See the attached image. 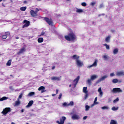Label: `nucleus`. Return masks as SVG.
<instances>
[{
  "instance_id": "1",
  "label": "nucleus",
  "mask_w": 124,
  "mask_h": 124,
  "mask_svg": "<svg viewBox=\"0 0 124 124\" xmlns=\"http://www.w3.org/2000/svg\"><path fill=\"white\" fill-rule=\"evenodd\" d=\"M64 38L66 40H67V41H74V40L76 39V36L72 31V30H70L68 35H65Z\"/></svg>"
},
{
  "instance_id": "2",
  "label": "nucleus",
  "mask_w": 124,
  "mask_h": 124,
  "mask_svg": "<svg viewBox=\"0 0 124 124\" xmlns=\"http://www.w3.org/2000/svg\"><path fill=\"white\" fill-rule=\"evenodd\" d=\"M96 78H97V76L94 75L92 76L91 77V78H88L87 81V84L89 85V86H91L92 83V81H94V80H95Z\"/></svg>"
},
{
  "instance_id": "3",
  "label": "nucleus",
  "mask_w": 124,
  "mask_h": 124,
  "mask_svg": "<svg viewBox=\"0 0 124 124\" xmlns=\"http://www.w3.org/2000/svg\"><path fill=\"white\" fill-rule=\"evenodd\" d=\"M45 21L48 24L49 26L53 27L54 26V22L52 19H50L48 17H45L44 18Z\"/></svg>"
},
{
  "instance_id": "4",
  "label": "nucleus",
  "mask_w": 124,
  "mask_h": 124,
  "mask_svg": "<svg viewBox=\"0 0 124 124\" xmlns=\"http://www.w3.org/2000/svg\"><path fill=\"white\" fill-rule=\"evenodd\" d=\"M9 112H11V108H5L1 112V114H3L4 116H6V114Z\"/></svg>"
},
{
  "instance_id": "5",
  "label": "nucleus",
  "mask_w": 124,
  "mask_h": 124,
  "mask_svg": "<svg viewBox=\"0 0 124 124\" xmlns=\"http://www.w3.org/2000/svg\"><path fill=\"white\" fill-rule=\"evenodd\" d=\"M82 92L84 93H85L84 99L86 100V99L88 98V97L89 96V94L88 93V88L87 87H83Z\"/></svg>"
},
{
  "instance_id": "6",
  "label": "nucleus",
  "mask_w": 124,
  "mask_h": 124,
  "mask_svg": "<svg viewBox=\"0 0 124 124\" xmlns=\"http://www.w3.org/2000/svg\"><path fill=\"white\" fill-rule=\"evenodd\" d=\"M23 23L24 25H23L22 29H24V28H27V27H29L30 25H31V22L30 21L27 19H24L23 20Z\"/></svg>"
},
{
  "instance_id": "7",
  "label": "nucleus",
  "mask_w": 124,
  "mask_h": 124,
  "mask_svg": "<svg viewBox=\"0 0 124 124\" xmlns=\"http://www.w3.org/2000/svg\"><path fill=\"white\" fill-rule=\"evenodd\" d=\"M112 92L114 93H123V90L120 88H115L113 89Z\"/></svg>"
},
{
  "instance_id": "8",
  "label": "nucleus",
  "mask_w": 124,
  "mask_h": 124,
  "mask_svg": "<svg viewBox=\"0 0 124 124\" xmlns=\"http://www.w3.org/2000/svg\"><path fill=\"white\" fill-rule=\"evenodd\" d=\"M31 15L32 16V17H33L34 18H36V16H38L37 14L33 10H31L30 11Z\"/></svg>"
},
{
  "instance_id": "9",
  "label": "nucleus",
  "mask_w": 124,
  "mask_h": 124,
  "mask_svg": "<svg viewBox=\"0 0 124 124\" xmlns=\"http://www.w3.org/2000/svg\"><path fill=\"white\" fill-rule=\"evenodd\" d=\"M61 78H62V77H51L50 79L51 80H52V81H61Z\"/></svg>"
},
{
  "instance_id": "10",
  "label": "nucleus",
  "mask_w": 124,
  "mask_h": 124,
  "mask_svg": "<svg viewBox=\"0 0 124 124\" xmlns=\"http://www.w3.org/2000/svg\"><path fill=\"white\" fill-rule=\"evenodd\" d=\"M26 52V48L22 47L19 51L17 52V55H21V54H23V53Z\"/></svg>"
},
{
  "instance_id": "11",
  "label": "nucleus",
  "mask_w": 124,
  "mask_h": 124,
  "mask_svg": "<svg viewBox=\"0 0 124 124\" xmlns=\"http://www.w3.org/2000/svg\"><path fill=\"white\" fill-rule=\"evenodd\" d=\"M73 86L74 88H76V86H77V84H78V77L76 78L73 81Z\"/></svg>"
},
{
  "instance_id": "12",
  "label": "nucleus",
  "mask_w": 124,
  "mask_h": 124,
  "mask_svg": "<svg viewBox=\"0 0 124 124\" xmlns=\"http://www.w3.org/2000/svg\"><path fill=\"white\" fill-rule=\"evenodd\" d=\"M72 120H78V115L77 113H74V112H72Z\"/></svg>"
},
{
  "instance_id": "13",
  "label": "nucleus",
  "mask_w": 124,
  "mask_h": 124,
  "mask_svg": "<svg viewBox=\"0 0 124 124\" xmlns=\"http://www.w3.org/2000/svg\"><path fill=\"white\" fill-rule=\"evenodd\" d=\"M38 91H41L42 93H45L46 90H45V87L44 86H41L38 88Z\"/></svg>"
},
{
  "instance_id": "14",
  "label": "nucleus",
  "mask_w": 124,
  "mask_h": 124,
  "mask_svg": "<svg viewBox=\"0 0 124 124\" xmlns=\"http://www.w3.org/2000/svg\"><path fill=\"white\" fill-rule=\"evenodd\" d=\"M66 120V117L65 116H62V118L60 119V124H64V122Z\"/></svg>"
},
{
  "instance_id": "15",
  "label": "nucleus",
  "mask_w": 124,
  "mask_h": 124,
  "mask_svg": "<svg viewBox=\"0 0 124 124\" xmlns=\"http://www.w3.org/2000/svg\"><path fill=\"white\" fill-rule=\"evenodd\" d=\"M83 66H84V62L80 60H78V67H82Z\"/></svg>"
},
{
  "instance_id": "16",
  "label": "nucleus",
  "mask_w": 124,
  "mask_h": 124,
  "mask_svg": "<svg viewBox=\"0 0 124 124\" xmlns=\"http://www.w3.org/2000/svg\"><path fill=\"white\" fill-rule=\"evenodd\" d=\"M73 60H76V63L77 65H78V58L77 57V55H74L72 56Z\"/></svg>"
},
{
  "instance_id": "17",
  "label": "nucleus",
  "mask_w": 124,
  "mask_h": 124,
  "mask_svg": "<svg viewBox=\"0 0 124 124\" xmlns=\"http://www.w3.org/2000/svg\"><path fill=\"white\" fill-rule=\"evenodd\" d=\"M97 60H95L93 64L90 66V67H93V66H97Z\"/></svg>"
},
{
  "instance_id": "18",
  "label": "nucleus",
  "mask_w": 124,
  "mask_h": 124,
  "mask_svg": "<svg viewBox=\"0 0 124 124\" xmlns=\"http://www.w3.org/2000/svg\"><path fill=\"white\" fill-rule=\"evenodd\" d=\"M116 75H117V76H124V71L118 72L116 73Z\"/></svg>"
},
{
  "instance_id": "19",
  "label": "nucleus",
  "mask_w": 124,
  "mask_h": 124,
  "mask_svg": "<svg viewBox=\"0 0 124 124\" xmlns=\"http://www.w3.org/2000/svg\"><path fill=\"white\" fill-rule=\"evenodd\" d=\"M33 104V101L31 100L29 101L28 103V104L26 106V107H31V106H32V105Z\"/></svg>"
},
{
  "instance_id": "20",
  "label": "nucleus",
  "mask_w": 124,
  "mask_h": 124,
  "mask_svg": "<svg viewBox=\"0 0 124 124\" xmlns=\"http://www.w3.org/2000/svg\"><path fill=\"white\" fill-rule=\"evenodd\" d=\"M111 37V36L110 35H108V37H107L105 39L106 40V42H107V43H108V42H109L110 41V38Z\"/></svg>"
},
{
  "instance_id": "21",
  "label": "nucleus",
  "mask_w": 124,
  "mask_h": 124,
  "mask_svg": "<svg viewBox=\"0 0 124 124\" xmlns=\"http://www.w3.org/2000/svg\"><path fill=\"white\" fill-rule=\"evenodd\" d=\"M119 53V49L115 48L113 50V53L114 55H117Z\"/></svg>"
},
{
  "instance_id": "22",
  "label": "nucleus",
  "mask_w": 124,
  "mask_h": 124,
  "mask_svg": "<svg viewBox=\"0 0 124 124\" xmlns=\"http://www.w3.org/2000/svg\"><path fill=\"white\" fill-rule=\"evenodd\" d=\"M21 104L19 99H17V101L15 102V106H19V105Z\"/></svg>"
},
{
  "instance_id": "23",
  "label": "nucleus",
  "mask_w": 124,
  "mask_h": 124,
  "mask_svg": "<svg viewBox=\"0 0 124 124\" xmlns=\"http://www.w3.org/2000/svg\"><path fill=\"white\" fill-rule=\"evenodd\" d=\"M103 59H104V60L105 61H106V60H109V59H110V58L109 57V56H108V55H104V56H103Z\"/></svg>"
},
{
  "instance_id": "24",
  "label": "nucleus",
  "mask_w": 124,
  "mask_h": 124,
  "mask_svg": "<svg viewBox=\"0 0 124 124\" xmlns=\"http://www.w3.org/2000/svg\"><path fill=\"white\" fill-rule=\"evenodd\" d=\"M108 78V76L105 75L104 76H103L100 79V81H103L106 79V78Z\"/></svg>"
},
{
  "instance_id": "25",
  "label": "nucleus",
  "mask_w": 124,
  "mask_h": 124,
  "mask_svg": "<svg viewBox=\"0 0 124 124\" xmlns=\"http://www.w3.org/2000/svg\"><path fill=\"white\" fill-rule=\"evenodd\" d=\"M43 41H44V39H43V38H39L38 39V43H42Z\"/></svg>"
},
{
  "instance_id": "26",
  "label": "nucleus",
  "mask_w": 124,
  "mask_h": 124,
  "mask_svg": "<svg viewBox=\"0 0 124 124\" xmlns=\"http://www.w3.org/2000/svg\"><path fill=\"white\" fill-rule=\"evenodd\" d=\"M6 99H8V97L4 96L0 98V101H3V100H6Z\"/></svg>"
},
{
  "instance_id": "27",
  "label": "nucleus",
  "mask_w": 124,
  "mask_h": 124,
  "mask_svg": "<svg viewBox=\"0 0 124 124\" xmlns=\"http://www.w3.org/2000/svg\"><path fill=\"white\" fill-rule=\"evenodd\" d=\"M110 124H118V122L114 120H111Z\"/></svg>"
},
{
  "instance_id": "28",
  "label": "nucleus",
  "mask_w": 124,
  "mask_h": 124,
  "mask_svg": "<svg viewBox=\"0 0 124 124\" xmlns=\"http://www.w3.org/2000/svg\"><path fill=\"white\" fill-rule=\"evenodd\" d=\"M103 46H106V49H107V50H110V46L109 45H108L107 44H104Z\"/></svg>"
},
{
  "instance_id": "29",
  "label": "nucleus",
  "mask_w": 124,
  "mask_h": 124,
  "mask_svg": "<svg viewBox=\"0 0 124 124\" xmlns=\"http://www.w3.org/2000/svg\"><path fill=\"white\" fill-rule=\"evenodd\" d=\"M35 93L32 92H30L28 94V96H32V95H34Z\"/></svg>"
},
{
  "instance_id": "30",
  "label": "nucleus",
  "mask_w": 124,
  "mask_h": 124,
  "mask_svg": "<svg viewBox=\"0 0 124 124\" xmlns=\"http://www.w3.org/2000/svg\"><path fill=\"white\" fill-rule=\"evenodd\" d=\"M111 110H112V111H117V110H119V108H116V107H113L111 108Z\"/></svg>"
},
{
  "instance_id": "31",
  "label": "nucleus",
  "mask_w": 124,
  "mask_h": 124,
  "mask_svg": "<svg viewBox=\"0 0 124 124\" xmlns=\"http://www.w3.org/2000/svg\"><path fill=\"white\" fill-rule=\"evenodd\" d=\"M118 82H119V80H118L117 78H115L112 80V82H113L114 84H117Z\"/></svg>"
},
{
  "instance_id": "32",
  "label": "nucleus",
  "mask_w": 124,
  "mask_h": 124,
  "mask_svg": "<svg viewBox=\"0 0 124 124\" xmlns=\"http://www.w3.org/2000/svg\"><path fill=\"white\" fill-rule=\"evenodd\" d=\"M11 62H12L11 60H9L6 63V65H8V66H10V65H11Z\"/></svg>"
},
{
  "instance_id": "33",
  "label": "nucleus",
  "mask_w": 124,
  "mask_h": 124,
  "mask_svg": "<svg viewBox=\"0 0 124 124\" xmlns=\"http://www.w3.org/2000/svg\"><path fill=\"white\" fill-rule=\"evenodd\" d=\"M96 101H97V97H96L95 98L93 106V105H94V104H98V103H97V102H96Z\"/></svg>"
},
{
  "instance_id": "34",
  "label": "nucleus",
  "mask_w": 124,
  "mask_h": 124,
  "mask_svg": "<svg viewBox=\"0 0 124 124\" xmlns=\"http://www.w3.org/2000/svg\"><path fill=\"white\" fill-rule=\"evenodd\" d=\"M74 105V103L73 101H71L69 104H68L67 106H73Z\"/></svg>"
},
{
  "instance_id": "35",
  "label": "nucleus",
  "mask_w": 124,
  "mask_h": 124,
  "mask_svg": "<svg viewBox=\"0 0 124 124\" xmlns=\"http://www.w3.org/2000/svg\"><path fill=\"white\" fill-rule=\"evenodd\" d=\"M26 9H27V7H22L20 8L21 11H26Z\"/></svg>"
},
{
  "instance_id": "36",
  "label": "nucleus",
  "mask_w": 124,
  "mask_h": 124,
  "mask_svg": "<svg viewBox=\"0 0 124 124\" xmlns=\"http://www.w3.org/2000/svg\"><path fill=\"white\" fill-rule=\"evenodd\" d=\"M2 39H6L7 38V34H5L4 35H2Z\"/></svg>"
},
{
  "instance_id": "37",
  "label": "nucleus",
  "mask_w": 124,
  "mask_h": 124,
  "mask_svg": "<svg viewBox=\"0 0 124 124\" xmlns=\"http://www.w3.org/2000/svg\"><path fill=\"white\" fill-rule=\"evenodd\" d=\"M102 109H103V110H108V109H109V107H106V106H104L101 108Z\"/></svg>"
},
{
  "instance_id": "38",
  "label": "nucleus",
  "mask_w": 124,
  "mask_h": 124,
  "mask_svg": "<svg viewBox=\"0 0 124 124\" xmlns=\"http://www.w3.org/2000/svg\"><path fill=\"white\" fill-rule=\"evenodd\" d=\"M85 110H86V111H89V110H90V106L86 105L85 106Z\"/></svg>"
},
{
  "instance_id": "39",
  "label": "nucleus",
  "mask_w": 124,
  "mask_h": 124,
  "mask_svg": "<svg viewBox=\"0 0 124 124\" xmlns=\"http://www.w3.org/2000/svg\"><path fill=\"white\" fill-rule=\"evenodd\" d=\"M82 6L86 7L87 6V3L83 2L81 3Z\"/></svg>"
},
{
  "instance_id": "40",
  "label": "nucleus",
  "mask_w": 124,
  "mask_h": 124,
  "mask_svg": "<svg viewBox=\"0 0 124 124\" xmlns=\"http://www.w3.org/2000/svg\"><path fill=\"white\" fill-rule=\"evenodd\" d=\"M119 100V98L118 97L116 98V99L113 100V103H116V102H118Z\"/></svg>"
},
{
  "instance_id": "41",
  "label": "nucleus",
  "mask_w": 124,
  "mask_h": 124,
  "mask_svg": "<svg viewBox=\"0 0 124 124\" xmlns=\"http://www.w3.org/2000/svg\"><path fill=\"white\" fill-rule=\"evenodd\" d=\"M22 97H23V93H21L19 95L18 99H21Z\"/></svg>"
},
{
  "instance_id": "42",
  "label": "nucleus",
  "mask_w": 124,
  "mask_h": 124,
  "mask_svg": "<svg viewBox=\"0 0 124 124\" xmlns=\"http://www.w3.org/2000/svg\"><path fill=\"white\" fill-rule=\"evenodd\" d=\"M96 3V2H92L91 3V5H92V6H94V5H95Z\"/></svg>"
},
{
  "instance_id": "43",
  "label": "nucleus",
  "mask_w": 124,
  "mask_h": 124,
  "mask_svg": "<svg viewBox=\"0 0 124 124\" xmlns=\"http://www.w3.org/2000/svg\"><path fill=\"white\" fill-rule=\"evenodd\" d=\"M82 12H83V10H82L81 9H78V13H82Z\"/></svg>"
},
{
  "instance_id": "44",
  "label": "nucleus",
  "mask_w": 124,
  "mask_h": 124,
  "mask_svg": "<svg viewBox=\"0 0 124 124\" xmlns=\"http://www.w3.org/2000/svg\"><path fill=\"white\" fill-rule=\"evenodd\" d=\"M62 93H61L59 95L58 98H59V99H61V98H62Z\"/></svg>"
},
{
  "instance_id": "45",
  "label": "nucleus",
  "mask_w": 124,
  "mask_h": 124,
  "mask_svg": "<svg viewBox=\"0 0 124 124\" xmlns=\"http://www.w3.org/2000/svg\"><path fill=\"white\" fill-rule=\"evenodd\" d=\"M98 93H100V92H102V90H101V87L99 88L98 89Z\"/></svg>"
},
{
  "instance_id": "46",
  "label": "nucleus",
  "mask_w": 124,
  "mask_h": 124,
  "mask_svg": "<svg viewBox=\"0 0 124 124\" xmlns=\"http://www.w3.org/2000/svg\"><path fill=\"white\" fill-rule=\"evenodd\" d=\"M103 6H104L103 4H101L99 7V8H102Z\"/></svg>"
},
{
  "instance_id": "47",
  "label": "nucleus",
  "mask_w": 124,
  "mask_h": 124,
  "mask_svg": "<svg viewBox=\"0 0 124 124\" xmlns=\"http://www.w3.org/2000/svg\"><path fill=\"white\" fill-rule=\"evenodd\" d=\"M110 76L111 77H113V76H115V74H114V73H111V74H110Z\"/></svg>"
},
{
  "instance_id": "48",
  "label": "nucleus",
  "mask_w": 124,
  "mask_h": 124,
  "mask_svg": "<svg viewBox=\"0 0 124 124\" xmlns=\"http://www.w3.org/2000/svg\"><path fill=\"white\" fill-rule=\"evenodd\" d=\"M45 34V32L43 31L41 33V35L40 36H41V35H44Z\"/></svg>"
},
{
  "instance_id": "49",
  "label": "nucleus",
  "mask_w": 124,
  "mask_h": 124,
  "mask_svg": "<svg viewBox=\"0 0 124 124\" xmlns=\"http://www.w3.org/2000/svg\"><path fill=\"white\" fill-rule=\"evenodd\" d=\"M63 106H67V105H68L67 103L65 102V103H63Z\"/></svg>"
},
{
  "instance_id": "50",
  "label": "nucleus",
  "mask_w": 124,
  "mask_h": 124,
  "mask_svg": "<svg viewBox=\"0 0 124 124\" xmlns=\"http://www.w3.org/2000/svg\"><path fill=\"white\" fill-rule=\"evenodd\" d=\"M38 11H39V10L38 9V8H36L35 12L37 14V12H38Z\"/></svg>"
},
{
  "instance_id": "51",
  "label": "nucleus",
  "mask_w": 124,
  "mask_h": 124,
  "mask_svg": "<svg viewBox=\"0 0 124 124\" xmlns=\"http://www.w3.org/2000/svg\"><path fill=\"white\" fill-rule=\"evenodd\" d=\"M99 93L101 95V96H102L103 95V92H102V91L101 92H99Z\"/></svg>"
},
{
  "instance_id": "52",
  "label": "nucleus",
  "mask_w": 124,
  "mask_h": 124,
  "mask_svg": "<svg viewBox=\"0 0 124 124\" xmlns=\"http://www.w3.org/2000/svg\"><path fill=\"white\" fill-rule=\"evenodd\" d=\"M88 118V116H84L83 119V120H87V118Z\"/></svg>"
},
{
  "instance_id": "53",
  "label": "nucleus",
  "mask_w": 124,
  "mask_h": 124,
  "mask_svg": "<svg viewBox=\"0 0 124 124\" xmlns=\"http://www.w3.org/2000/svg\"><path fill=\"white\" fill-rule=\"evenodd\" d=\"M102 15H103V16H104V15H105V14H100L98 15V17H100V16H101Z\"/></svg>"
},
{
  "instance_id": "54",
  "label": "nucleus",
  "mask_w": 124,
  "mask_h": 124,
  "mask_svg": "<svg viewBox=\"0 0 124 124\" xmlns=\"http://www.w3.org/2000/svg\"><path fill=\"white\" fill-rule=\"evenodd\" d=\"M55 68H56V67L55 66H53L51 69H52V70H54V69H55Z\"/></svg>"
},
{
  "instance_id": "55",
  "label": "nucleus",
  "mask_w": 124,
  "mask_h": 124,
  "mask_svg": "<svg viewBox=\"0 0 124 124\" xmlns=\"http://www.w3.org/2000/svg\"><path fill=\"white\" fill-rule=\"evenodd\" d=\"M58 93H59V89H57L56 90V94H58Z\"/></svg>"
},
{
  "instance_id": "56",
  "label": "nucleus",
  "mask_w": 124,
  "mask_h": 124,
  "mask_svg": "<svg viewBox=\"0 0 124 124\" xmlns=\"http://www.w3.org/2000/svg\"><path fill=\"white\" fill-rule=\"evenodd\" d=\"M110 101H111V99L110 98H108V102H110Z\"/></svg>"
},
{
  "instance_id": "57",
  "label": "nucleus",
  "mask_w": 124,
  "mask_h": 124,
  "mask_svg": "<svg viewBox=\"0 0 124 124\" xmlns=\"http://www.w3.org/2000/svg\"><path fill=\"white\" fill-rule=\"evenodd\" d=\"M21 113H24V109H21Z\"/></svg>"
},
{
  "instance_id": "58",
  "label": "nucleus",
  "mask_w": 124,
  "mask_h": 124,
  "mask_svg": "<svg viewBox=\"0 0 124 124\" xmlns=\"http://www.w3.org/2000/svg\"><path fill=\"white\" fill-rule=\"evenodd\" d=\"M119 83H122V80H118Z\"/></svg>"
},
{
  "instance_id": "59",
  "label": "nucleus",
  "mask_w": 124,
  "mask_h": 124,
  "mask_svg": "<svg viewBox=\"0 0 124 124\" xmlns=\"http://www.w3.org/2000/svg\"><path fill=\"white\" fill-rule=\"evenodd\" d=\"M57 94H52V96H55V95H56Z\"/></svg>"
},
{
  "instance_id": "60",
  "label": "nucleus",
  "mask_w": 124,
  "mask_h": 124,
  "mask_svg": "<svg viewBox=\"0 0 124 124\" xmlns=\"http://www.w3.org/2000/svg\"><path fill=\"white\" fill-rule=\"evenodd\" d=\"M2 6H3L4 7H5V6L4 5V4L3 3H2Z\"/></svg>"
},
{
  "instance_id": "61",
  "label": "nucleus",
  "mask_w": 124,
  "mask_h": 124,
  "mask_svg": "<svg viewBox=\"0 0 124 124\" xmlns=\"http://www.w3.org/2000/svg\"><path fill=\"white\" fill-rule=\"evenodd\" d=\"M23 3H27V0L24 1Z\"/></svg>"
},
{
  "instance_id": "62",
  "label": "nucleus",
  "mask_w": 124,
  "mask_h": 124,
  "mask_svg": "<svg viewBox=\"0 0 124 124\" xmlns=\"http://www.w3.org/2000/svg\"><path fill=\"white\" fill-rule=\"evenodd\" d=\"M10 76H11V77H12L13 78H14V77L13 76V75H10Z\"/></svg>"
},
{
  "instance_id": "63",
  "label": "nucleus",
  "mask_w": 124,
  "mask_h": 124,
  "mask_svg": "<svg viewBox=\"0 0 124 124\" xmlns=\"http://www.w3.org/2000/svg\"><path fill=\"white\" fill-rule=\"evenodd\" d=\"M16 39H19V37H18V36L16 37Z\"/></svg>"
},
{
  "instance_id": "64",
  "label": "nucleus",
  "mask_w": 124,
  "mask_h": 124,
  "mask_svg": "<svg viewBox=\"0 0 124 124\" xmlns=\"http://www.w3.org/2000/svg\"><path fill=\"white\" fill-rule=\"evenodd\" d=\"M115 31V30H111V32H114Z\"/></svg>"
}]
</instances>
